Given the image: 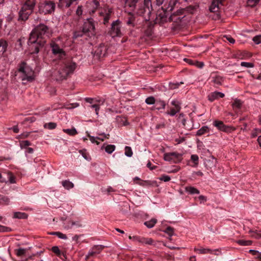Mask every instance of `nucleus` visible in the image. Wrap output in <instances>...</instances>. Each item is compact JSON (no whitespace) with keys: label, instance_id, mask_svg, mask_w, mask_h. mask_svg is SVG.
<instances>
[{"label":"nucleus","instance_id":"b1692460","mask_svg":"<svg viewBox=\"0 0 261 261\" xmlns=\"http://www.w3.org/2000/svg\"><path fill=\"white\" fill-rule=\"evenodd\" d=\"M98 246H95L90 250L88 254L86 256V260H88L90 257L93 256L94 255L99 253L100 251L98 250Z\"/></svg>","mask_w":261,"mask_h":261},{"label":"nucleus","instance_id":"72a5a7b5","mask_svg":"<svg viewBox=\"0 0 261 261\" xmlns=\"http://www.w3.org/2000/svg\"><path fill=\"white\" fill-rule=\"evenodd\" d=\"M209 129L207 126H203L200 129H198L196 133V135L198 136H202L206 133L208 132Z\"/></svg>","mask_w":261,"mask_h":261},{"label":"nucleus","instance_id":"680f3d73","mask_svg":"<svg viewBox=\"0 0 261 261\" xmlns=\"http://www.w3.org/2000/svg\"><path fill=\"white\" fill-rule=\"evenodd\" d=\"M76 14L77 16H80L83 14V10H82V7L81 6H78L76 10Z\"/></svg>","mask_w":261,"mask_h":261},{"label":"nucleus","instance_id":"5701e85b","mask_svg":"<svg viewBox=\"0 0 261 261\" xmlns=\"http://www.w3.org/2000/svg\"><path fill=\"white\" fill-rule=\"evenodd\" d=\"M8 42L3 39H0V55H2L7 50Z\"/></svg>","mask_w":261,"mask_h":261},{"label":"nucleus","instance_id":"2eb2a0df","mask_svg":"<svg viewBox=\"0 0 261 261\" xmlns=\"http://www.w3.org/2000/svg\"><path fill=\"white\" fill-rule=\"evenodd\" d=\"M32 13V11L30 9L24 10L21 8V10L19 11V19L22 20H26L28 19L30 15Z\"/></svg>","mask_w":261,"mask_h":261},{"label":"nucleus","instance_id":"f8f14e48","mask_svg":"<svg viewBox=\"0 0 261 261\" xmlns=\"http://www.w3.org/2000/svg\"><path fill=\"white\" fill-rule=\"evenodd\" d=\"M129 239H133L134 241L138 242L142 244L152 245L153 241L151 238H145L143 237H140L138 236L128 237Z\"/></svg>","mask_w":261,"mask_h":261},{"label":"nucleus","instance_id":"09e8293b","mask_svg":"<svg viewBox=\"0 0 261 261\" xmlns=\"http://www.w3.org/2000/svg\"><path fill=\"white\" fill-rule=\"evenodd\" d=\"M156 100L153 96H149L145 99V102L148 105L154 104Z\"/></svg>","mask_w":261,"mask_h":261},{"label":"nucleus","instance_id":"c756f323","mask_svg":"<svg viewBox=\"0 0 261 261\" xmlns=\"http://www.w3.org/2000/svg\"><path fill=\"white\" fill-rule=\"evenodd\" d=\"M13 217L17 219H25L28 218V215L25 213L18 212L14 213Z\"/></svg>","mask_w":261,"mask_h":261},{"label":"nucleus","instance_id":"f03ea898","mask_svg":"<svg viewBox=\"0 0 261 261\" xmlns=\"http://www.w3.org/2000/svg\"><path fill=\"white\" fill-rule=\"evenodd\" d=\"M76 67L75 63L70 60L62 61L59 69L55 71L52 76L53 78L57 81H62L72 74Z\"/></svg>","mask_w":261,"mask_h":261},{"label":"nucleus","instance_id":"4d7b16f0","mask_svg":"<svg viewBox=\"0 0 261 261\" xmlns=\"http://www.w3.org/2000/svg\"><path fill=\"white\" fill-rule=\"evenodd\" d=\"M51 250L53 251V252H54L58 256H60L61 255V251L60 250L58 246L53 247L51 248Z\"/></svg>","mask_w":261,"mask_h":261},{"label":"nucleus","instance_id":"9b49d317","mask_svg":"<svg viewBox=\"0 0 261 261\" xmlns=\"http://www.w3.org/2000/svg\"><path fill=\"white\" fill-rule=\"evenodd\" d=\"M113 11L112 8H107L103 10V12H99V15L103 17V23L106 24L109 21Z\"/></svg>","mask_w":261,"mask_h":261},{"label":"nucleus","instance_id":"0e129e2a","mask_svg":"<svg viewBox=\"0 0 261 261\" xmlns=\"http://www.w3.org/2000/svg\"><path fill=\"white\" fill-rule=\"evenodd\" d=\"M184 60L185 61H186V62H187L190 65H195V64H196L195 62H196V61H193L191 59H187V58H185L184 59Z\"/></svg>","mask_w":261,"mask_h":261},{"label":"nucleus","instance_id":"e433bc0d","mask_svg":"<svg viewBox=\"0 0 261 261\" xmlns=\"http://www.w3.org/2000/svg\"><path fill=\"white\" fill-rule=\"evenodd\" d=\"M223 81V78L218 75L213 77V82L214 84L220 85H221Z\"/></svg>","mask_w":261,"mask_h":261},{"label":"nucleus","instance_id":"1a4fd4ad","mask_svg":"<svg viewBox=\"0 0 261 261\" xmlns=\"http://www.w3.org/2000/svg\"><path fill=\"white\" fill-rule=\"evenodd\" d=\"M164 159L166 161L174 163H178L182 160V154L175 152L166 153L164 155Z\"/></svg>","mask_w":261,"mask_h":261},{"label":"nucleus","instance_id":"7ed1b4c3","mask_svg":"<svg viewBox=\"0 0 261 261\" xmlns=\"http://www.w3.org/2000/svg\"><path fill=\"white\" fill-rule=\"evenodd\" d=\"M152 11V6L151 0H144L140 3L136 10V14L142 17L145 21L150 19Z\"/></svg>","mask_w":261,"mask_h":261},{"label":"nucleus","instance_id":"f704fd0d","mask_svg":"<svg viewBox=\"0 0 261 261\" xmlns=\"http://www.w3.org/2000/svg\"><path fill=\"white\" fill-rule=\"evenodd\" d=\"M6 173H7L8 176V178H9V180L7 181L9 182L10 184H15V183H16V177L13 174V173L11 172H10V171H7L6 172Z\"/></svg>","mask_w":261,"mask_h":261},{"label":"nucleus","instance_id":"f257e3e1","mask_svg":"<svg viewBox=\"0 0 261 261\" xmlns=\"http://www.w3.org/2000/svg\"><path fill=\"white\" fill-rule=\"evenodd\" d=\"M49 36L48 27L41 23L37 25L30 34L28 44L29 45L36 44L37 45L35 46L34 53H38L39 51V49L37 45H44Z\"/></svg>","mask_w":261,"mask_h":261},{"label":"nucleus","instance_id":"8fccbe9b","mask_svg":"<svg viewBox=\"0 0 261 261\" xmlns=\"http://www.w3.org/2000/svg\"><path fill=\"white\" fill-rule=\"evenodd\" d=\"M191 160L194 163V166L196 167L198 164L199 158L196 154H192L191 156Z\"/></svg>","mask_w":261,"mask_h":261},{"label":"nucleus","instance_id":"f3484780","mask_svg":"<svg viewBox=\"0 0 261 261\" xmlns=\"http://www.w3.org/2000/svg\"><path fill=\"white\" fill-rule=\"evenodd\" d=\"M95 54L99 58L105 56L107 54V48L103 45L100 44L95 50Z\"/></svg>","mask_w":261,"mask_h":261},{"label":"nucleus","instance_id":"39448f33","mask_svg":"<svg viewBox=\"0 0 261 261\" xmlns=\"http://www.w3.org/2000/svg\"><path fill=\"white\" fill-rule=\"evenodd\" d=\"M18 72L22 81L32 82L34 80V73L33 70L27 65L25 62H22L19 65Z\"/></svg>","mask_w":261,"mask_h":261},{"label":"nucleus","instance_id":"4c0bfd02","mask_svg":"<svg viewBox=\"0 0 261 261\" xmlns=\"http://www.w3.org/2000/svg\"><path fill=\"white\" fill-rule=\"evenodd\" d=\"M63 132L70 136H74L77 134V130L74 128L71 129H64Z\"/></svg>","mask_w":261,"mask_h":261},{"label":"nucleus","instance_id":"6e6552de","mask_svg":"<svg viewBox=\"0 0 261 261\" xmlns=\"http://www.w3.org/2000/svg\"><path fill=\"white\" fill-rule=\"evenodd\" d=\"M121 28V22L119 19L113 21L109 31L110 36L113 38L122 36Z\"/></svg>","mask_w":261,"mask_h":261},{"label":"nucleus","instance_id":"4468645a","mask_svg":"<svg viewBox=\"0 0 261 261\" xmlns=\"http://www.w3.org/2000/svg\"><path fill=\"white\" fill-rule=\"evenodd\" d=\"M171 104L174 107L171 109L170 111L167 112L166 114L171 116H173L180 111L181 109L180 103L177 100H173L171 102Z\"/></svg>","mask_w":261,"mask_h":261},{"label":"nucleus","instance_id":"ea45409f","mask_svg":"<svg viewBox=\"0 0 261 261\" xmlns=\"http://www.w3.org/2000/svg\"><path fill=\"white\" fill-rule=\"evenodd\" d=\"M105 151L109 154L112 153L115 149V146L114 145H107L105 147Z\"/></svg>","mask_w":261,"mask_h":261},{"label":"nucleus","instance_id":"c03bdc74","mask_svg":"<svg viewBox=\"0 0 261 261\" xmlns=\"http://www.w3.org/2000/svg\"><path fill=\"white\" fill-rule=\"evenodd\" d=\"M20 147L21 149L25 148L31 145V142L28 140L20 141Z\"/></svg>","mask_w":261,"mask_h":261},{"label":"nucleus","instance_id":"37998d69","mask_svg":"<svg viewBox=\"0 0 261 261\" xmlns=\"http://www.w3.org/2000/svg\"><path fill=\"white\" fill-rule=\"evenodd\" d=\"M84 34H85V33H84L83 30L82 31H76L73 33V38L74 39L77 38L79 37H81L83 36Z\"/></svg>","mask_w":261,"mask_h":261},{"label":"nucleus","instance_id":"9d476101","mask_svg":"<svg viewBox=\"0 0 261 261\" xmlns=\"http://www.w3.org/2000/svg\"><path fill=\"white\" fill-rule=\"evenodd\" d=\"M213 124L219 130L224 132L230 133L235 129L232 127L225 125L221 121L215 120Z\"/></svg>","mask_w":261,"mask_h":261},{"label":"nucleus","instance_id":"864d4df0","mask_svg":"<svg viewBox=\"0 0 261 261\" xmlns=\"http://www.w3.org/2000/svg\"><path fill=\"white\" fill-rule=\"evenodd\" d=\"M241 65L247 68H252L254 67V64L252 63L242 62L241 63Z\"/></svg>","mask_w":261,"mask_h":261},{"label":"nucleus","instance_id":"a18cd8bd","mask_svg":"<svg viewBox=\"0 0 261 261\" xmlns=\"http://www.w3.org/2000/svg\"><path fill=\"white\" fill-rule=\"evenodd\" d=\"M125 155L128 157H131L132 156L133 151L130 147L126 146L125 147Z\"/></svg>","mask_w":261,"mask_h":261},{"label":"nucleus","instance_id":"423d86ee","mask_svg":"<svg viewBox=\"0 0 261 261\" xmlns=\"http://www.w3.org/2000/svg\"><path fill=\"white\" fill-rule=\"evenodd\" d=\"M82 29L84 33L89 36H94L96 34L94 22L92 18L84 21Z\"/></svg>","mask_w":261,"mask_h":261},{"label":"nucleus","instance_id":"58836bf2","mask_svg":"<svg viewBox=\"0 0 261 261\" xmlns=\"http://www.w3.org/2000/svg\"><path fill=\"white\" fill-rule=\"evenodd\" d=\"M237 243L241 246H249L251 245L252 243V242L250 240H240L237 241Z\"/></svg>","mask_w":261,"mask_h":261},{"label":"nucleus","instance_id":"49530a36","mask_svg":"<svg viewBox=\"0 0 261 261\" xmlns=\"http://www.w3.org/2000/svg\"><path fill=\"white\" fill-rule=\"evenodd\" d=\"M79 152L82 155L83 157L86 160H90V157L89 156L88 153L87 152L86 150H80Z\"/></svg>","mask_w":261,"mask_h":261},{"label":"nucleus","instance_id":"aec40b11","mask_svg":"<svg viewBox=\"0 0 261 261\" xmlns=\"http://www.w3.org/2000/svg\"><path fill=\"white\" fill-rule=\"evenodd\" d=\"M199 7V4L196 3L193 5H190L183 9L187 11V16H189V14L194 13L198 10Z\"/></svg>","mask_w":261,"mask_h":261},{"label":"nucleus","instance_id":"393cba45","mask_svg":"<svg viewBox=\"0 0 261 261\" xmlns=\"http://www.w3.org/2000/svg\"><path fill=\"white\" fill-rule=\"evenodd\" d=\"M205 166L207 169H212L215 167L216 160L214 158L206 160L205 161Z\"/></svg>","mask_w":261,"mask_h":261},{"label":"nucleus","instance_id":"5fc2aeb1","mask_svg":"<svg viewBox=\"0 0 261 261\" xmlns=\"http://www.w3.org/2000/svg\"><path fill=\"white\" fill-rule=\"evenodd\" d=\"M260 0H248L247 5L250 7L255 6Z\"/></svg>","mask_w":261,"mask_h":261},{"label":"nucleus","instance_id":"dca6fc26","mask_svg":"<svg viewBox=\"0 0 261 261\" xmlns=\"http://www.w3.org/2000/svg\"><path fill=\"white\" fill-rule=\"evenodd\" d=\"M166 107V102L161 99H156L154 106L152 108L153 110H164Z\"/></svg>","mask_w":261,"mask_h":261},{"label":"nucleus","instance_id":"a19ab883","mask_svg":"<svg viewBox=\"0 0 261 261\" xmlns=\"http://www.w3.org/2000/svg\"><path fill=\"white\" fill-rule=\"evenodd\" d=\"M215 1L212 2V4H211V6H210L209 10L212 12H216L218 11V10L219 9L218 6H216V5H215Z\"/></svg>","mask_w":261,"mask_h":261},{"label":"nucleus","instance_id":"412c9836","mask_svg":"<svg viewBox=\"0 0 261 261\" xmlns=\"http://www.w3.org/2000/svg\"><path fill=\"white\" fill-rule=\"evenodd\" d=\"M76 0H59L58 7L60 8H68Z\"/></svg>","mask_w":261,"mask_h":261},{"label":"nucleus","instance_id":"4be33fe9","mask_svg":"<svg viewBox=\"0 0 261 261\" xmlns=\"http://www.w3.org/2000/svg\"><path fill=\"white\" fill-rule=\"evenodd\" d=\"M35 5V0H27L24 4L22 6V8L24 10L30 9L31 11H33V10Z\"/></svg>","mask_w":261,"mask_h":261},{"label":"nucleus","instance_id":"774afa93","mask_svg":"<svg viewBox=\"0 0 261 261\" xmlns=\"http://www.w3.org/2000/svg\"><path fill=\"white\" fill-rule=\"evenodd\" d=\"M236 57L239 59H243L244 58V54L238 53L236 55Z\"/></svg>","mask_w":261,"mask_h":261},{"label":"nucleus","instance_id":"20e7f679","mask_svg":"<svg viewBox=\"0 0 261 261\" xmlns=\"http://www.w3.org/2000/svg\"><path fill=\"white\" fill-rule=\"evenodd\" d=\"M189 16L187 15V11L181 8L174 12L169 17V20L177 26L185 24L189 20Z\"/></svg>","mask_w":261,"mask_h":261},{"label":"nucleus","instance_id":"473e14b6","mask_svg":"<svg viewBox=\"0 0 261 261\" xmlns=\"http://www.w3.org/2000/svg\"><path fill=\"white\" fill-rule=\"evenodd\" d=\"M62 186L66 189L69 190L73 187V184L68 180H63L62 182Z\"/></svg>","mask_w":261,"mask_h":261},{"label":"nucleus","instance_id":"338daca9","mask_svg":"<svg viewBox=\"0 0 261 261\" xmlns=\"http://www.w3.org/2000/svg\"><path fill=\"white\" fill-rule=\"evenodd\" d=\"M0 199L2 201V202H3L6 204H7L9 202V199L5 196H2Z\"/></svg>","mask_w":261,"mask_h":261},{"label":"nucleus","instance_id":"052dcab7","mask_svg":"<svg viewBox=\"0 0 261 261\" xmlns=\"http://www.w3.org/2000/svg\"><path fill=\"white\" fill-rule=\"evenodd\" d=\"M258 134H259V128H254L251 133V137L255 138L256 136H257Z\"/></svg>","mask_w":261,"mask_h":261},{"label":"nucleus","instance_id":"0eeeda50","mask_svg":"<svg viewBox=\"0 0 261 261\" xmlns=\"http://www.w3.org/2000/svg\"><path fill=\"white\" fill-rule=\"evenodd\" d=\"M55 3L50 1H45L39 4V10L41 13L50 14L54 12Z\"/></svg>","mask_w":261,"mask_h":261},{"label":"nucleus","instance_id":"bf43d9fd","mask_svg":"<svg viewBox=\"0 0 261 261\" xmlns=\"http://www.w3.org/2000/svg\"><path fill=\"white\" fill-rule=\"evenodd\" d=\"M253 41L257 44L261 43V35L256 36L253 38Z\"/></svg>","mask_w":261,"mask_h":261},{"label":"nucleus","instance_id":"79ce46f5","mask_svg":"<svg viewBox=\"0 0 261 261\" xmlns=\"http://www.w3.org/2000/svg\"><path fill=\"white\" fill-rule=\"evenodd\" d=\"M57 127V124L55 122H49L45 123L44 125V128H47L49 129H55Z\"/></svg>","mask_w":261,"mask_h":261},{"label":"nucleus","instance_id":"6ab92c4d","mask_svg":"<svg viewBox=\"0 0 261 261\" xmlns=\"http://www.w3.org/2000/svg\"><path fill=\"white\" fill-rule=\"evenodd\" d=\"M224 96V93L220 92L215 91L208 95V99L211 101H213L219 97L223 98Z\"/></svg>","mask_w":261,"mask_h":261},{"label":"nucleus","instance_id":"de8ad7c7","mask_svg":"<svg viewBox=\"0 0 261 261\" xmlns=\"http://www.w3.org/2000/svg\"><path fill=\"white\" fill-rule=\"evenodd\" d=\"M12 231V229L9 227L0 225V232H8Z\"/></svg>","mask_w":261,"mask_h":261},{"label":"nucleus","instance_id":"7c9ffc66","mask_svg":"<svg viewBox=\"0 0 261 261\" xmlns=\"http://www.w3.org/2000/svg\"><path fill=\"white\" fill-rule=\"evenodd\" d=\"M157 222V220L155 218H152L151 220L144 222V225L148 228H151L153 227Z\"/></svg>","mask_w":261,"mask_h":261},{"label":"nucleus","instance_id":"ddd939ff","mask_svg":"<svg viewBox=\"0 0 261 261\" xmlns=\"http://www.w3.org/2000/svg\"><path fill=\"white\" fill-rule=\"evenodd\" d=\"M168 11L165 8H162V10L158 11L156 14V19L161 22H164L167 21L169 15Z\"/></svg>","mask_w":261,"mask_h":261},{"label":"nucleus","instance_id":"bb28decb","mask_svg":"<svg viewBox=\"0 0 261 261\" xmlns=\"http://www.w3.org/2000/svg\"><path fill=\"white\" fill-rule=\"evenodd\" d=\"M233 109L235 111L239 110L242 106V101L239 99H235L231 105Z\"/></svg>","mask_w":261,"mask_h":261},{"label":"nucleus","instance_id":"a878e982","mask_svg":"<svg viewBox=\"0 0 261 261\" xmlns=\"http://www.w3.org/2000/svg\"><path fill=\"white\" fill-rule=\"evenodd\" d=\"M139 0H125V7L130 8L132 10H134L135 8L136 4Z\"/></svg>","mask_w":261,"mask_h":261},{"label":"nucleus","instance_id":"cd10ccee","mask_svg":"<svg viewBox=\"0 0 261 261\" xmlns=\"http://www.w3.org/2000/svg\"><path fill=\"white\" fill-rule=\"evenodd\" d=\"M194 250L195 252H198L199 254H207V253L212 254V253H213V251L208 248H200L197 249L196 248H195L194 249Z\"/></svg>","mask_w":261,"mask_h":261},{"label":"nucleus","instance_id":"13d9d810","mask_svg":"<svg viewBox=\"0 0 261 261\" xmlns=\"http://www.w3.org/2000/svg\"><path fill=\"white\" fill-rule=\"evenodd\" d=\"M126 24L134 27L135 25L134 18L133 17H129L128 20L126 21Z\"/></svg>","mask_w":261,"mask_h":261},{"label":"nucleus","instance_id":"69168bd1","mask_svg":"<svg viewBox=\"0 0 261 261\" xmlns=\"http://www.w3.org/2000/svg\"><path fill=\"white\" fill-rule=\"evenodd\" d=\"M183 84L182 82H180V83H177L176 84L172 83V84H170V86L171 88L175 89V88H177L179 86L180 84Z\"/></svg>","mask_w":261,"mask_h":261},{"label":"nucleus","instance_id":"c85d7f7f","mask_svg":"<svg viewBox=\"0 0 261 261\" xmlns=\"http://www.w3.org/2000/svg\"><path fill=\"white\" fill-rule=\"evenodd\" d=\"M185 191L190 194H198L200 193L197 189L191 186L186 187L185 188Z\"/></svg>","mask_w":261,"mask_h":261},{"label":"nucleus","instance_id":"e2e57ef3","mask_svg":"<svg viewBox=\"0 0 261 261\" xmlns=\"http://www.w3.org/2000/svg\"><path fill=\"white\" fill-rule=\"evenodd\" d=\"M91 107L93 109H94L96 114L97 115H98V111L99 110V106L98 105L94 104L91 106Z\"/></svg>","mask_w":261,"mask_h":261},{"label":"nucleus","instance_id":"6e6d98bb","mask_svg":"<svg viewBox=\"0 0 261 261\" xmlns=\"http://www.w3.org/2000/svg\"><path fill=\"white\" fill-rule=\"evenodd\" d=\"M159 179L165 182H167L170 180L171 178L169 176L164 174L159 177Z\"/></svg>","mask_w":261,"mask_h":261},{"label":"nucleus","instance_id":"2f4dec72","mask_svg":"<svg viewBox=\"0 0 261 261\" xmlns=\"http://www.w3.org/2000/svg\"><path fill=\"white\" fill-rule=\"evenodd\" d=\"M176 4L177 0H170L168 7L165 8V9H166V11H168V12L171 11L173 10Z\"/></svg>","mask_w":261,"mask_h":261},{"label":"nucleus","instance_id":"603ef678","mask_svg":"<svg viewBox=\"0 0 261 261\" xmlns=\"http://www.w3.org/2000/svg\"><path fill=\"white\" fill-rule=\"evenodd\" d=\"M164 232L169 234L170 236H172L174 234V229L170 226H168L165 230Z\"/></svg>","mask_w":261,"mask_h":261},{"label":"nucleus","instance_id":"3c124183","mask_svg":"<svg viewBox=\"0 0 261 261\" xmlns=\"http://www.w3.org/2000/svg\"><path fill=\"white\" fill-rule=\"evenodd\" d=\"M52 234L57 236L60 239H64V240H66L67 239V237L66 236V234H65L62 232H53Z\"/></svg>","mask_w":261,"mask_h":261},{"label":"nucleus","instance_id":"c9c22d12","mask_svg":"<svg viewBox=\"0 0 261 261\" xmlns=\"http://www.w3.org/2000/svg\"><path fill=\"white\" fill-rule=\"evenodd\" d=\"M27 250V249L19 248L18 249H15V252L17 256H22L25 255Z\"/></svg>","mask_w":261,"mask_h":261},{"label":"nucleus","instance_id":"a211bd4d","mask_svg":"<svg viewBox=\"0 0 261 261\" xmlns=\"http://www.w3.org/2000/svg\"><path fill=\"white\" fill-rule=\"evenodd\" d=\"M51 47L54 54H60L61 57L65 56V52L58 46V45L53 43L51 45Z\"/></svg>","mask_w":261,"mask_h":261}]
</instances>
